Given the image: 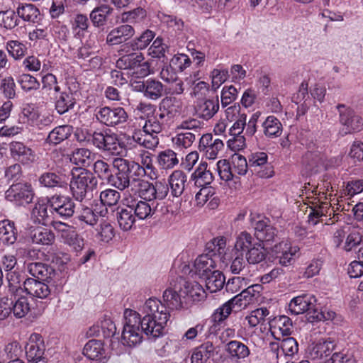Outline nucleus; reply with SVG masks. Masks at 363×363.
<instances>
[{
	"label": "nucleus",
	"instance_id": "1",
	"mask_svg": "<svg viewBox=\"0 0 363 363\" xmlns=\"http://www.w3.org/2000/svg\"><path fill=\"white\" fill-rule=\"evenodd\" d=\"M164 303L150 298L146 301L143 311L145 315L141 319L138 313L126 309L124 312L125 323L122 332L123 345L134 347L142 342V332L150 338L155 339L162 335L163 329L169 318L170 310H179L183 308L185 298L184 289L180 278L172 287L163 292Z\"/></svg>",
	"mask_w": 363,
	"mask_h": 363
},
{
	"label": "nucleus",
	"instance_id": "2",
	"mask_svg": "<svg viewBox=\"0 0 363 363\" xmlns=\"http://www.w3.org/2000/svg\"><path fill=\"white\" fill-rule=\"evenodd\" d=\"M235 248L242 250L249 264H257L265 260L267 252L263 244L255 241L252 235L242 231L235 237Z\"/></svg>",
	"mask_w": 363,
	"mask_h": 363
},
{
	"label": "nucleus",
	"instance_id": "3",
	"mask_svg": "<svg viewBox=\"0 0 363 363\" xmlns=\"http://www.w3.org/2000/svg\"><path fill=\"white\" fill-rule=\"evenodd\" d=\"M8 293L12 298V313L15 318L26 317L30 311V304L26 296L23 295V289L19 277L10 274L8 277Z\"/></svg>",
	"mask_w": 363,
	"mask_h": 363
},
{
	"label": "nucleus",
	"instance_id": "4",
	"mask_svg": "<svg viewBox=\"0 0 363 363\" xmlns=\"http://www.w3.org/2000/svg\"><path fill=\"white\" fill-rule=\"evenodd\" d=\"M97 179L89 171L83 169L79 174L72 173L70 191L75 200L82 202L97 186Z\"/></svg>",
	"mask_w": 363,
	"mask_h": 363
},
{
	"label": "nucleus",
	"instance_id": "5",
	"mask_svg": "<svg viewBox=\"0 0 363 363\" xmlns=\"http://www.w3.org/2000/svg\"><path fill=\"white\" fill-rule=\"evenodd\" d=\"M134 190L138 192L141 199L146 201L164 199L169 192L167 184L162 182L150 183L142 178L139 180H133Z\"/></svg>",
	"mask_w": 363,
	"mask_h": 363
},
{
	"label": "nucleus",
	"instance_id": "6",
	"mask_svg": "<svg viewBox=\"0 0 363 363\" xmlns=\"http://www.w3.org/2000/svg\"><path fill=\"white\" fill-rule=\"evenodd\" d=\"M34 196V190L28 183L13 184L5 193V197L8 201L21 206L30 203Z\"/></svg>",
	"mask_w": 363,
	"mask_h": 363
},
{
	"label": "nucleus",
	"instance_id": "7",
	"mask_svg": "<svg viewBox=\"0 0 363 363\" xmlns=\"http://www.w3.org/2000/svg\"><path fill=\"white\" fill-rule=\"evenodd\" d=\"M340 115V122L344 125L342 132L343 135L359 131L363 125V120L354 110L346 107L344 104L337 106Z\"/></svg>",
	"mask_w": 363,
	"mask_h": 363
},
{
	"label": "nucleus",
	"instance_id": "8",
	"mask_svg": "<svg viewBox=\"0 0 363 363\" xmlns=\"http://www.w3.org/2000/svg\"><path fill=\"white\" fill-rule=\"evenodd\" d=\"M96 117L101 123L113 127L125 123L128 116L122 107L104 106L96 112Z\"/></svg>",
	"mask_w": 363,
	"mask_h": 363
},
{
	"label": "nucleus",
	"instance_id": "9",
	"mask_svg": "<svg viewBox=\"0 0 363 363\" xmlns=\"http://www.w3.org/2000/svg\"><path fill=\"white\" fill-rule=\"evenodd\" d=\"M75 203L69 196L54 195L50 198V211L53 216L67 219L75 213Z\"/></svg>",
	"mask_w": 363,
	"mask_h": 363
},
{
	"label": "nucleus",
	"instance_id": "10",
	"mask_svg": "<svg viewBox=\"0 0 363 363\" xmlns=\"http://www.w3.org/2000/svg\"><path fill=\"white\" fill-rule=\"evenodd\" d=\"M9 149L11 158L23 165L30 166L37 160L35 151L22 142H11Z\"/></svg>",
	"mask_w": 363,
	"mask_h": 363
},
{
	"label": "nucleus",
	"instance_id": "11",
	"mask_svg": "<svg viewBox=\"0 0 363 363\" xmlns=\"http://www.w3.org/2000/svg\"><path fill=\"white\" fill-rule=\"evenodd\" d=\"M268 156L266 152H257L249 156V169L261 178H268L273 175L272 166L267 162Z\"/></svg>",
	"mask_w": 363,
	"mask_h": 363
},
{
	"label": "nucleus",
	"instance_id": "12",
	"mask_svg": "<svg viewBox=\"0 0 363 363\" xmlns=\"http://www.w3.org/2000/svg\"><path fill=\"white\" fill-rule=\"evenodd\" d=\"M113 167L119 171L130 180H139L145 177L144 169L142 166L134 161H130L122 157H116L113 160Z\"/></svg>",
	"mask_w": 363,
	"mask_h": 363
},
{
	"label": "nucleus",
	"instance_id": "13",
	"mask_svg": "<svg viewBox=\"0 0 363 363\" xmlns=\"http://www.w3.org/2000/svg\"><path fill=\"white\" fill-rule=\"evenodd\" d=\"M45 352V345L42 336L33 333L25 346L26 356L29 362L35 363L40 361Z\"/></svg>",
	"mask_w": 363,
	"mask_h": 363
},
{
	"label": "nucleus",
	"instance_id": "14",
	"mask_svg": "<svg viewBox=\"0 0 363 363\" xmlns=\"http://www.w3.org/2000/svg\"><path fill=\"white\" fill-rule=\"evenodd\" d=\"M333 341L320 339L310 344L307 348L308 357L313 360H320L329 357L335 350Z\"/></svg>",
	"mask_w": 363,
	"mask_h": 363
},
{
	"label": "nucleus",
	"instance_id": "15",
	"mask_svg": "<svg viewBox=\"0 0 363 363\" xmlns=\"http://www.w3.org/2000/svg\"><path fill=\"white\" fill-rule=\"evenodd\" d=\"M47 283L46 281L28 278L23 281V291L33 298H46L51 293Z\"/></svg>",
	"mask_w": 363,
	"mask_h": 363
},
{
	"label": "nucleus",
	"instance_id": "16",
	"mask_svg": "<svg viewBox=\"0 0 363 363\" xmlns=\"http://www.w3.org/2000/svg\"><path fill=\"white\" fill-rule=\"evenodd\" d=\"M224 144L219 138H213L211 133L203 134L199 140V149L203 152L209 160L216 158L219 151L223 148Z\"/></svg>",
	"mask_w": 363,
	"mask_h": 363
},
{
	"label": "nucleus",
	"instance_id": "17",
	"mask_svg": "<svg viewBox=\"0 0 363 363\" xmlns=\"http://www.w3.org/2000/svg\"><path fill=\"white\" fill-rule=\"evenodd\" d=\"M219 110V100L216 96L212 99L198 100L195 106V111L198 118L204 121L211 119Z\"/></svg>",
	"mask_w": 363,
	"mask_h": 363
},
{
	"label": "nucleus",
	"instance_id": "18",
	"mask_svg": "<svg viewBox=\"0 0 363 363\" xmlns=\"http://www.w3.org/2000/svg\"><path fill=\"white\" fill-rule=\"evenodd\" d=\"M135 34L131 25L122 24L112 29L107 35L106 42L109 45H117L125 43Z\"/></svg>",
	"mask_w": 363,
	"mask_h": 363
},
{
	"label": "nucleus",
	"instance_id": "19",
	"mask_svg": "<svg viewBox=\"0 0 363 363\" xmlns=\"http://www.w3.org/2000/svg\"><path fill=\"white\" fill-rule=\"evenodd\" d=\"M127 206H129L132 210L135 218L145 220L151 218L157 211V207H153L154 202L151 204L144 200H137L135 199H125Z\"/></svg>",
	"mask_w": 363,
	"mask_h": 363
},
{
	"label": "nucleus",
	"instance_id": "20",
	"mask_svg": "<svg viewBox=\"0 0 363 363\" xmlns=\"http://www.w3.org/2000/svg\"><path fill=\"white\" fill-rule=\"evenodd\" d=\"M255 236L257 242H273L277 235V229L273 227L268 219L260 220L255 223Z\"/></svg>",
	"mask_w": 363,
	"mask_h": 363
},
{
	"label": "nucleus",
	"instance_id": "21",
	"mask_svg": "<svg viewBox=\"0 0 363 363\" xmlns=\"http://www.w3.org/2000/svg\"><path fill=\"white\" fill-rule=\"evenodd\" d=\"M57 93L55 96V109L58 114L63 115L74 108L77 100L73 92L69 89Z\"/></svg>",
	"mask_w": 363,
	"mask_h": 363
},
{
	"label": "nucleus",
	"instance_id": "22",
	"mask_svg": "<svg viewBox=\"0 0 363 363\" xmlns=\"http://www.w3.org/2000/svg\"><path fill=\"white\" fill-rule=\"evenodd\" d=\"M155 33L149 29L145 30L139 37L125 43L121 48V52L138 51L146 48L155 38Z\"/></svg>",
	"mask_w": 363,
	"mask_h": 363
},
{
	"label": "nucleus",
	"instance_id": "23",
	"mask_svg": "<svg viewBox=\"0 0 363 363\" xmlns=\"http://www.w3.org/2000/svg\"><path fill=\"white\" fill-rule=\"evenodd\" d=\"M216 260L208 255H199L194 261V272L201 279L216 271Z\"/></svg>",
	"mask_w": 363,
	"mask_h": 363
},
{
	"label": "nucleus",
	"instance_id": "24",
	"mask_svg": "<svg viewBox=\"0 0 363 363\" xmlns=\"http://www.w3.org/2000/svg\"><path fill=\"white\" fill-rule=\"evenodd\" d=\"M314 296L303 294L294 297L289 304V310L291 314L299 315L313 308Z\"/></svg>",
	"mask_w": 363,
	"mask_h": 363
},
{
	"label": "nucleus",
	"instance_id": "25",
	"mask_svg": "<svg viewBox=\"0 0 363 363\" xmlns=\"http://www.w3.org/2000/svg\"><path fill=\"white\" fill-rule=\"evenodd\" d=\"M276 259L281 266L291 265L294 261V256L298 249L296 247H291L287 242H281L274 246Z\"/></svg>",
	"mask_w": 363,
	"mask_h": 363
},
{
	"label": "nucleus",
	"instance_id": "26",
	"mask_svg": "<svg viewBox=\"0 0 363 363\" xmlns=\"http://www.w3.org/2000/svg\"><path fill=\"white\" fill-rule=\"evenodd\" d=\"M18 238V231L13 221L3 220L0 221V243L4 246L13 245Z\"/></svg>",
	"mask_w": 363,
	"mask_h": 363
},
{
	"label": "nucleus",
	"instance_id": "27",
	"mask_svg": "<svg viewBox=\"0 0 363 363\" xmlns=\"http://www.w3.org/2000/svg\"><path fill=\"white\" fill-rule=\"evenodd\" d=\"M139 90L151 100H157L165 94L164 86L158 80L149 79L139 86Z\"/></svg>",
	"mask_w": 363,
	"mask_h": 363
},
{
	"label": "nucleus",
	"instance_id": "28",
	"mask_svg": "<svg viewBox=\"0 0 363 363\" xmlns=\"http://www.w3.org/2000/svg\"><path fill=\"white\" fill-rule=\"evenodd\" d=\"M26 269L30 275L46 282H49L55 273L51 266L43 262L28 263L26 264Z\"/></svg>",
	"mask_w": 363,
	"mask_h": 363
},
{
	"label": "nucleus",
	"instance_id": "29",
	"mask_svg": "<svg viewBox=\"0 0 363 363\" xmlns=\"http://www.w3.org/2000/svg\"><path fill=\"white\" fill-rule=\"evenodd\" d=\"M16 13L24 21L33 23H38L43 18L38 8L32 4H19Z\"/></svg>",
	"mask_w": 363,
	"mask_h": 363
},
{
	"label": "nucleus",
	"instance_id": "30",
	"mask_svg": "<svg viewBox=\"0 0 363 363\" xmlns=\"http://www.w3.org/2000/svg\"><path fill=\"white\" fill-rule=\"evenodd\" d=\"M217 353L213 344L207 341L196 347L191 357V363H204Z\"/></svg>",
	"mask_w": 363,
	"mask_h": 363
},
{
	"label": "nucleus",
	"instance_id": "31",
	"mask_svg": "<svg viewBox=\"0 0 363 363\" xmlns=\"http://www.w3.org/2000/svg\"><path fill=\"white\" fill-rule=\"evenodd\" d=\"M123 53L124 55L116 61V67L119 69H134L144 60L141 52L130 51Z\"/></svg>",
	"mask_w": 363,
	"mask_h": 363
},
{
	"label": "nucleus",
	"instance_id": "32",
	"mask_svg": "<svg viewBox=\"0 0 363 363\" xmlns=\"http://www.w3.org/2000/svg\"><path fill=\"white\" fill-rule=\"evenodd\" d=\"M50 198L47 201L40 200L34 206L31 211V217L35 223L46 225L50 219Z\"/></svg>",
	"mask_w": 363,
	"mask_h": 363
},
{
	"label": "nucleus",
	"instance_id": "33",
	"mask_svg": "<svg viewBox=\"0 0 363 363\" xmlns=\"http://www.w3.org/2000/svg\"><path fill=\"white\" fill-rule=\"evenodd\" d=\"M324 155L317 147L307 150L302 156L301 163L307 172H312L320 165L323 164Z\"/></svg>",
	"mask_w": 363,
	"mask_h": 363
},
{
	"label": "nucleus",
	"instance_id": "34",
	"mask_svg": "<svg viewBox=\"0 0 363 363\" xmlns=\"http://www.w3.org/2000/svg\"><path fill=\"white\" fill-rule=\"evenodd\" d=\"M207 163L201 162L191 174V179L198 187H205L213 181V173L207 169Z\"/></svg>",
	"mask_w": 363,
	"mask_h": 363
},
{
	"label": "nucleus",
	"instance_id": "35",
	"mask_svg": "<svg viewBox=\"0 0 363 363\" xmlns=\"http://www.w3.org/2000/svg\"><path fill=\"white\" fill-rule=\"evenodd\" d=\"M187 182L186 174L181 170L174 171L169 178L171 194L174 197L180 196L184 189Z\"/></svg>",
	"mask_w": 363,
	"mask_h": 363
},
{
	"label": "nucleus",
	"instance_id": "36",
	"mask_svg": "<svg viewBox=\"0 0 363 363\" xmlns=\"http://www.w3.org/2000/svg\"><path fill=\"white\" fill-rule=\"evenodd\" d=\"M125 206V207L117 208L116 219L121 229L128 231L132 229L136 218L129 206H127V203Z\"/></svg>",
	"mask_w": 363,
	"mask_h": 363
},
{
	"label": "nucleus",
	"instance_id": "37",
	"mask_svg": "<svg viewBox=\"0 0 363 363\" xmlns=\"http://www.w3.org/2000/svg\"><path fill=\"white\" fill-rule=\"evenodd\" d=\"M262 128L264 135L269 138L279 137L283 130L281 123L274 116H269L265 118L262 123Z\"/></svg>",
	"mask_w": 363,
	"mask_h": 363
},
{
	"label": "nucleus",
	"instance_id": "38",
	"mask_svg": "<svg viewBox=\"0 0 363 363\" xmlns=\"http://www.w3.org/2000/svg\"><path fill=\"white\" fill-rule=\"evenodd\" d=\"M72 126L69 125L57 126L49 133L46 142L50 145H58L67 140L72 135Z\"/></svg>",
	"mask_w": 363,
	"mask_h": 363
},
{
	"label": "nucleus",
	"instance_id": "39",
	"mask_svg": "<svg viewBox=\"0 0 363 363\" xmlns=\"http://www.w3.org/2000/svg\"><path fill=\"white\" fill-rule=\"evenodd\" d=\"M112 12L111 7L103 4L94 9L90 13L89 18L94 26L100 28L106 25L108 18Z\"/></svg>",
	"mask_w": 363,
	"mask_h": 363
},
{
	"label": "nucleus",
	"instance_id": "40",
	"mask_svg": "<svg viewBox=\"0 0 363 363\" xmlns=\"http://www.w3.org/2000/svg\"><path fill=\"white\" fill-rule=\"evenodd\" d=\"M185 298L190 297L193 301H200L205 298L206 293L201 285L197 282H189L180 277Z\"/></svg>",
	"mask_w": 363,
	"mask_h": 363
},
{
	"label": "nucleus",
	"instance_id": "41",
	"mask_svg": "<svg viewBox=\"0 0 363 363\" xmlns=\"http://www.w3.org/2000/svg\"><path fill=\"white\" fill-rule=\"evenodd\" d=\"M225 351L228 354L238 358L241 362L248 357L250 354L249 347L238 340H231L225 345Z\"/></svg>",
	"mask_w": 363,
	"mask_h": 363
},
{
	"label": "nucleus",
	"instance_id": "42",
	"mask_svg": "<svg viewBox=\"0 0 363 363\" xmlns=\"http://www.w3.org/2000/svg\"><path fill=\"white\" fill-rule=\"evenodd\" d=\"M228 263H223L225 266L230 265V271L235 274H240L246 267L244 254L242 250H237L233 247L231 256L228 255Z\"/></svg>",
	"mask_w": 363,
	"mask_h": 363
},
{
	"label": "nucleus",
	"instance_id": "43",
	"mask_svg": "<svg viewBox=\"0 0 363 363\" xmlns=\"http://www.w3.org/2000/svg\"><path fill=\"white\" fill-rule=\"evenodd\" d=\"M203 279H205L207 290L211 293L222 289L225 282L224 274L219 270L213 271Z\"/></svg>",
	"mask_w": 363,
	"mask_h": 363
},
{
	"label": "nucleus",
	"instance_id": "44",
	"mask_svg": "<svg viewBox=\"0 0 363 363\" xmlns=\"http://www.w3.org/2000/svg\"><path fill=\"white\" fill-rule=\"evenodd\" d=\"M330 208V204L327 201L313 203L308 214V222L315 225L321 217L327 216Z\"/></svg>",
	"mask_w": 363,
	"mask_h": 363
},
{
	"label": "nucleus",
	"instance_id": "45",
	"mask_svg": "<svg viewBox=\"0 0 363 363\" xmlns=\"http://www.w3.org/2000/svg\"><path fill=\"white\" fill-rule=\"evenodd\" d=\"M133 139L137 143L144 146L147 149H153L159 144L158 135L148 133H143V130L135 132L133 135Z\"/></svg>",
	"mask_w": 363,
	"mask_h": 363
},
{
	"label": "nucleus",
	"instance_id": "46",
	"mask_svg": "<svg viewBox=\"0 0 363 363\" xmlns=\"http://www.w3.org/2000/svg\"><path fill=\"white\" fill-rule=\"evenodd\" d=\"M75 213L76 218L88 225L94 226L98 222V213L95 212L92 208L81 205V207Z\"/></svg>",
	"mask_w": 363,
	"mask_h": 363
},
{
	"label": "nucleus",
	"instance_id": "47",
	"mask_svg": "<svg viewBox=\"0 0 363 363\" xmlns=\"http://www.w3.org/2000/svg\"><path fill=\"white\" fill-rule=\"evenodd\" d=\"M159 111L167 113L170 117L174 118L179 113V101L174 96L164 97L159 104Z\"/></svg>",
	"mask_w": 363,
	"mask_h": 363
},
{
	"label": "nucleus",
	"instance_id": "48",
	"mask_svg": "<svg viewBox=\"0 0 363 363\" xmlns=\"http://www.w3.org/2000/svg\"><path fill=\"white\" fill-rule=\"evenodd\" d=\"M157 160L159 166L163 169H172L179 163L177 154L170 149L160 152Z\"/></svg>",
	"mask_w": 363,
	"mask_h": 363
},
{
	"label": "nucleus",
	"instance_id": "49",
	"mask_svg": "<svg viewBox=\"0 0 363 363\" xmlns=\"http://www.w3.org/2000/svg\"><path fill=\"white\" fill-rule=\"evenodd\" d=\"M104 352V345L97 340H89L84 346L83 354L87 358L95 360L100 358Z\"/></svg>",
	"mask_w": 363,
	"mask_h": 363
},
{
	"label": "nucleus",
	"instance_id": "50",
	"mask_svg": "<svg viewBox=\"0 0 363 363\" xmlns=\"http://www.w3.org/2000/svg\"><path fill=\"white\" fill-rule=\"evenodd\" d=\"M31 238L34 243L49 245L55 242V236L51 230L40 228L34 230Z\"/></svg>",
	"mask_w": 363,
	"mask_h": 363
},
{
	"label": "nucleus",
	"instance_id": "51",
	"mask_svg": "<svg viewBox=\"0 0 363 363\" xmlns=\"http://www.w3.org/2000/svg\"><path fill=\"white\" fill-rule=\"evenodd\" d=\"M96 238L104 242L108 243L115 236V230L108 221L103 220L95 229Z\"/></svg>",
	"mask_w": 363,
	"mask_h": 363
},
{
	"label": "nucleus",
	"instance_id": "52",
	"mask_svg": "<svg viewBox=\"0 0 363 363\" xmlns=\"http://www.w3.org/2000/svg\"><path fill=\"white\" fill-rule=\"evenodd\" d=\"M108 184L120 191L128 187H130L132 191L134 190L133 180H130L129 177H125L118 170L114 174L112 173Z\"/></svg>",
	"mask_w": 363,
	"mask_h": 363
},
{
	"label": "nucleus",
	"instance_id": "53",
	"mask_svg": "<svg viewBox=\"0 0 363 363\" xmlns=\"http://www.w3.org/2000/svg\"><path fill=\"white\" fill-rule=\"evenodd\" d=\"M62 239L65 244L71 247L77 253L81 252L84 248V238L79 235L75 228L68 232Z\"/></svg>",
	"mask_w": 363,
	"mask_h": 363
},
{
	"label": "nucleus",
	"instance_id": "54",
	"mask_svg": "<svg viewBox=\"0 0 363 363\" xmlns=\"http://www.w3.org/2000/svg\"><path fill=\"white\" fill-rule=\"evenodd\" d=\"M119 149L120 142L118 139L117 135L108 132L105 133L104 143H102L99 150L108 152L109 153L114 155L119 153Z\"/></svg>",
	"mask_w": 363,
	"mask_h": 363
},
{
	"label": "nucleus",
	"instance_id": "55",
	"mask_svg": "<svg viewBox=\"0 0 363 363\" xmlns=\"http://www.w3.org/2000/svg\"><path fill=\"white\" fill-rule=\"evenodd\" d=\"M41 185L48 188L63 187L65 182L62 178L54 172H45L39 177Z\"/></svg>",
	"mask_w": 363,
	"mask_h": 363
},
{
	"label": "nucleus",
	"instance_id": "56",
	"mask_svg": "<svg viewBox=\"0 0 363 363\" xmlns=\"http://www.w3.org/2000/svg\"><path fill=\"white\" fill-rule=\"evenodd\" d=\"M17 82L21 89L26 92L37 90L40 86L37 79L29 74H22L19 75Z\"/></svg>",
	"mask_w": 363,
	"mask_h": 363
},
{
	"label": "nucleus",
	"instance_id": "57",
	"mask_svg": "<svg viewBox=\"0 0 363 363\" xmlns=\"http://www.w3.org/2000/svg\"><path fill=\"white\" fill-rule=\"evenodd\" d=\"M231 165L234 174H238L241 176L245 175L249 168V162L240 154H234L232 156Z\"/></svg>",
	"mask_w": 363,
	"mask_h": 363
},
{
	"label": "nucleus",
	"instance_id": "58",
	"mask_svg": "<svg viewBox=\"0 0 363 363\" xmlns=\"http://www.w3.org/2000/svg\"><path fill=\"white\" fill-rule=\"evenodd\" d=\"M146 16V10L138 7L130 11L123 13L121 16V21L123 23H138L143 21Z\"/></svg>",
	"mask_w": 363,
	"mask_h": 363
},
{
	"label": "nucleus",
	"instance_id": "59",
	"mask_svg": "<svg viewBox=\"0 0 363 363\" xmlns=\"http://www.w3.org/2000/svg\"><path fill=\"white\" fill-rule=\"evenodd\" d=\"M16 11L6 10L0 12V26L6 29H13L18 26V15Z\"/></svg>",
	"mask_w": 363,
	"mask_h": 363
},
{
	"label": "nucleus",
	"instance_id": "60",
	"mask_svg": "<svg viewBox=\"0 0 363 363\" xmlns=\"http://www.w3.org/2000/svg\"><path fill=\"white\" fill-rule=\"evenodd\" d=\"M216 169L221 180L228 182L233 179L235 174L230 162L220 160L216 164Z\"/></svg>",
	"mask_w": 363,
	"mask_h": 363
},
{
	"label": "nucleus",
	"instance_id": "61",
	"mask_svg": "<svg viewBox=\"0 0 363 363\" xmlns=\"http://www.w3.org/2000/svg\"><path fill=\"white\" fill-rule=\"evenodd\" d=\"M93 169L94 173L101 180L108 182L111 177L112 171L107 162L102 160H98L94 163Z\"/></svg>",
	"mask_w": 363,
	"mask_h": 363
},
{
	"label": "nucleus",
	"instance_id": "62",
	"mask_svg": "<svg viewBox=\"0 0 363 363\" xmlns=\"http://www.w3.org/2000/svg\"><path fill=\"white\" fill-rule=\"evenodd\" d=\"M167 48L162 39L158 37L148 48V55L154 58H164Z\"/></svg>",
	"mask_w": 363,
	"mask_h": 363
},
{
	"label": "nucleus",
	"instance_id": "63",
	"mask_svg": "<svg viewBox=\"0 0 363 363\" xmlns=\"http://www.w3.org/2000/svg\"><path fill=\"white\" fill-rule=\"evenodd\" d=\"M100 201L104 206H113L118 203L121 194L116 190L108 189L101 192Z\"/></svg>",
	"mask_w": 363,
	"mask_h": 363
},
{
	"label": "nucleus",
	"instance_id": "64",
	"mask_svg": "<svg viewBox=\"0 0 363 363\" xmlns=\"http://www.w3.org/2000/svg\"><path fill=\"white\" fill-rule=\"evenodd\" d=\"M16 253L19 258L34 260L38 258L40 251L30 245H23L16 248Z\"/></svg>",
	"mask_w": 363,
	"mask_h": 363
}]
</instances>
